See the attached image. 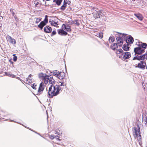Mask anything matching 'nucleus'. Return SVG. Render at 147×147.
Segmentation results:
<instances>
[{"label": "nucleus", "instance_id": "obj_22", "mask_svg": "<svg viewBox=\"0 0 147 147\" xmlns=\"http://www.w3.org/2000/svg\"><path fill=\"white\" fill-rule=\"evenodd\" d=\"M46 25V23L44 22H41L38 25V26L41 29H42L43 26Z\"/></svg>", "mask_w": 147, "mask_h": 147}, {"label": "nucleus", "instance_id": "obj_39", "mask_svg": "<svg viewBox=\"0 0 147 147\" xmlns=\"http://www.w3.org/2000/svg\"><path fill=\"white\" fill-rule=\"evenodd\" d=\"M113 45L115 46V47L117 46V45L119 46V45H118V44L117 43H114L113 44Z\"/></svg>", "mask_w": 147, "mask_h": 147}, {"label": "nucleus", "instance_id": "obj_13", "mask_svg": "<svg viewBox=\"0 0 147 147\" xmlns=\"http://www.w3.org/2000/svg\"><path fill=\"white\" fill-rule=\"evenodd\" d=\"M52 30L51 28L48 26H47L44 28V31L47 33H50Z\"/></svg>", "mask_w": 147, "mask_h": 147}, {"label": "nucleus", "instance_id": "obj_1", "mask_svg": "<svg viewBox=\"0 0 147 147\" xmlns=\"http://www.w3.org/2000/svg\"><path fill=\"white\" fill-rule=\"evenodd\" d=\"M118 34L119 36L117 37L116 39L119 46L121 47L125 40L127 43L128 44L133 43L134 42L133 38L131 36H127V34L121 33H118Z\"/></svg>", "mask_w": 147, "mask_h": 147}, {"label": "nucleus", "instance_id": "obj_14", "mask_svg": "<svg viewBox=\"0 0 147 147\" xmlns=\"http://www.w3.org/2000/svg\"><path fill=\"white\" fill-rule=\"evenodd\" d=\"M65 74L63 72H60V74L58 78L60 80L65 78Z\"/></svg>", "mask_w": 147, "mask_h": 147}, {"label": "nucleus", "instance_id": "obj_38", "mask_svg": "<svg viewBox=\"0 0 147 147\" xmlns=\"http://www.w3.org/2000/svg\"><path fill=\"white\" fill-rule=\"evenodd\" d=\"M104 44L107 46H109V44L108 42H105L104 43Z\"/></svg>", "mask_w": 147, "mask_h": 147}, {"label": "nucleus", "instance_id": "obj_42", "mask_svg": "<svg viewBox=\"0 0 147 147\" xmlns=\"http://www.w3.org/2000/svg\"><path fill=\"white\" fill-rule=\"evenodd\" d=\"M14 14H15V13H14V12H12V15L13 16H14Z\"/></svg>", "mask_w": 147, "mask_h": 147}, {"label": "nucleus", "instance_id": "obj_43", "mask_svg": "<svg viewBox=\"0 0 147 147\" xmlns=\"http://www.w3.org/2000/svg\"><path fill=\"white\" fill-rule=\"evenodd\" d=\"M38 2H37V3H36V5H37L38 4Z\"/></svg>", "mask_w": 147, "mask_h": 147}, {"label": "nucleus", "instance_id": "obj_51", "mask_svg": "<svg viewBox=\"0 0 147 147\" xmlns=\"http://www.w3.org/2000/svg\"><path fill=\"white\" fill-rule=\"evenodd\" d=\"M146 73L147 74V72H146Z\"/></svg>", "mask_w": 147, "mask_h": 147}, {"label": "nucleus", "instance_id": "obj_37", "mask_svg": "<svg viewBox=\"0 0 147 147\" xmlns=\"http://www.w3.org/2000/svg\"><path fill=\"white\" fill-rule=\"evenodd\" d=\"M49 138L51 139H53L54 138V136L53 135H51L49 137Z\"/></svg>", "mask_w": 147, "mask_h": 147}, {"label": "nucleus", "instance_id": "obj_19", "mask_svg": "<svg viewBox=\"0 0 147 147\" xmlns=\"http://www.w3.org/2000/svg\"><path fill=\"white\" fill-rule=\"evenodd\" d=\"M134 15L139 20H142L143 17L142 15L140 13L135 14Z\"/></svg>", "mask_w": 147, "mask_h": 147}, {"label": "nucleus", "instance_id": "obj_35", "mask_svg": "<svg viewBox=\"0 0 147 147\" xmlns=\"http://www.w3.org/2000/svg\"><path fill=\"white\" fill-rule=\"evenodd\" d=\"M3 19V17L2 16H0V23L1 22Z\"/></svg>", "mask_w": 147, "mask_h": 147}, {"label": "nucleus", "instance_id": "obj_20", "mask_svg": "<svg viewBox=\"0 0 147 147\" xmlns=\"http://www.w3.org/2000/svg\"><path fill=\"white\" fill-rule=\"evenodd\" d=\"M60 72L57 71V70H55L53 71V72H52L53 75L55 76L58 78L59 75L60 74Z\"/></svg>", "mask_w": 147, "mask_h": 147}, {"label": "nucleus", "instance_id": "obj_47", "mask_svg": "<svg viewBox=\"0 0 147 147\" xmlns=\"http://www.w3.org/2000/svg\"><path fill=\"white\" fill-rule=\"evenodd\" d=\"M15 18V19H16V17H14Z\"/></svg>", "mask_w": 147, "mask_h": 147}, {"label": "nucleus", "instance_id": "obj_15", "mask_svg": "<svg viewBox=\"0 0 147 147\" xmlns=\"http://www.w3.org/2000/svg\"><path fill=\"white\" fill-rule=\"evenodd\" d=\"M66 84H63V82H62V83H61V82H59L58 83V85L57 86H59V88L60 89V90L61 89H63L64 87L66 86Z\"/></svg>", "mask_w": 147, "mask_h": 147}, {"label": "nucleus", "instance_id": "obj_17", "mask_svg": "<svg viewBox=\"0 0 147 147\" xmlns=\"http://www.w3.org/2000/svg\"><path fill=\"white\" fill-rule=\"evenodd\" d=\"M129 47H129L128 44L127 43L126 44H124L123 45L122 48L125 51H127L129 50Z\"/></svg>", "mask_w": 147, "mask_h": 147}, {"label": "nucleus", "instance_id": "obj_27", "mask_svg": "<svg viewBox=\"0 0 147 147\" xmlns=\"http://www.w3.org/2000/svg\"><path fill=\"white\" fill-rule=\"evenodd\" d=\"M110 42H113L114 40V37L113 36H110L109 39Z\"/></svg>", "mask_w": 147, "mask_h": 147}, {"label": "nucleus", "instance_id": "obj_18", "mask_svg": "<svg viewBox=\"0 0 147 147\" xmlns=\"http://www.w3.org/2000/svg\"><path fill=\"white\" fill-rule=\"evenodd\" d=\"M67 6V5L66 4L65 0H64L63 4L61 7V11H64L65 9Z\"/></svg>", "mask_w": 147, "mask_h": 147}, {"label": "nucleus", "instance_id": "obj_45", "mask_svg": "<svg viewBox=\"0 0 147 147\" xmlns=\"http://www.w3.org/2000/svg\"><path fill=\"white\" fill-rule=\"evenodd\" d=\"M55 0H54L53 1V2H55Z\"/></svg>", "mask_w": 147, "mask_h": 147}, {"label": "nucleus", "instance_id": "obj_5", "mask_svg": "<svg viewBox=\"0 0 147 147\" xmlns=\"http://www.w3.org/2000/svg\"><path fill=\"white\" fill-rule=\"evenodd\" d=\"M116 53L119 56V57L123 60L127 59L131 57V54L130 52H124L121 49L117 50Z\"/></svg>", "mask_w": 147, "mask_h": 147}, {"label": "nucleus", "instance_id": "obj_2", "mask_svg": "<svg viewBox=\"0 0 147 147\" xmlns=\"http://www.w3.org/2000/svg\"><path fill=\"white\" fill-rule=\"evenodd\" d=\"M136 40L137 41L136 45L138 47L134 49V52L135 54H141L144 52V49L147 48V44L139 42L138 40Z\"/></svg>", "mask_w": 147, "mask_h": 147}, {"label": "nucleus", "instance_id": "obj_49", "mask_svg": "<svg viewBox=\"0 0 147 147\" xmlns=\"http://www.w3.org/2000/svg\"><path fill=\"white\" fill-rule=\"evenodd\" d=\"M43 1H45V0H42Z\"/></svg>", "mask_w": 147, "mask_h": 147}, {"label": "nucleus", "instance_id": "obj_26", "mask_svg": "<svg viewBox=\"0 0 147 147\" xmlns=\"http://www.w3.org/2000/svg\"><path fill=\"white\" fill-rule=\"evenodd\" d=\"M56 133H55V134H57L58 135H60L62 134L61 131L59 129H56L55 131Z\"/></svg>", "mask_w": 147, "mask_h": 147}, {"label": "nucleus", "instance_id": "obj_4", "mask_svg": "<svg viewBox=\"0 0 147 147\" xmlns=\"http://www.w3.org/2000/svg\"><path fill=\"white\" fill-rule=\"evenodd\" d=\"M59 88L57 85L54 86L52 84L51 85L48 92V94L50 98L56 96L59 93L60 90Z\"/></svg>", "mask_w": 147, "mask_h": 147}, {"label": "nucleus", "instance_id": "obj_48", "mask_svg": "<svg viewBox=\"0 0 147 147\" xmlns=\"http://www.w3.org/2000/svg\"><path fill=\"white\" fill-rule=\"evenodd\" d=\"M11 10H12V9H10V11H11Z\"/></svg>", "mask_w": 147, "mask_h": 147}, {"label": "nucleus", "instance_id": "obj_46", "mask_svg": "<svg viewBox=\"0 0 147 147\" xmlns=\"http://www.w3.org/2000/svg\"><path fill=\"white\" fill-rule=\"evenodd\" d=\"M146 69H147V65H146Z\"/></svg>", "mask_w": 147, "mask_h": 147}, {"label": "nucleus", "instance_id": "obj_3", "mask_svg": "<svg viewBox=\"0 0 147 147\" xmlns=\"http://www.w3.org/2000/svg\"><path fill=\"white\" fill-rule=\"evenodd\" d=\"M38 77L40 78L42 80V81L45 84H53L55 82L52 77H50L45 74L40 73L39 74Z\"/></svg>", "mask_w": 147, "mask_h": 147}, {"label": "nucleus", "instance_id": "obj_12", "mask_svg": "<svg viewBox=\"0 0 147 147\" xmlns=\"http://www.w3.org/2000/svg\"><path fill=\"white\" fill-rule=\"evenodd\" d=\"M102 11L100 10L98 12H97L96 13H94L93 15V17L95 19H97L100 18L102 15L100 14L101 13Z\"/></svg>", "mask_w": 147, "mask_h": 147}, {"label": "nucleus", "instance_id": "obj_28", "mask_svg": "<svg viewBox=\"0 0 147 147\" xmlns=\"http://www.w3.org/2000/svg\"><path fill=\"white\" fill-rule=\"evenodd\" d=\"M41 20V18H36L35 22L36 23L38 24V23Z\"/></svg>", "mask_w": 147, "mask_h": 147}, {"label": "nucleus", "instance_id": "obj_41", "mask_svg": "<svg viewBox=\"0 0 147 147\" xmlns=\"http://www.w3.org/2000/svg\"><path fill=\"white\" fill-rule=\"evenodd\" d=\"M9 61L11 63L13 64V62H12V61H11L10 60H9Z\"/></svg>", "mask_w": 147, "mask_h": 147}, {"label": "nucleus", "instance_id": "obj_33", "mask_svg": "<svg viewBox=\"0 0 147 147\" xmlns=\"http://www.w3.org/2000/svg\"><path fill=\"white\" fill-rule=\"evenodd\" d=\"M61 81H60L59 82H61V83H62L63 82V84H65V83L66 81V79L65 78H64V79H61Z\"/></svg>", "mask_w": 147, "mask_h": 147}, {"label": "nucleus", "instance_id": "obj_36", "mask_svg": "<svg viewBox=\"0 0 147 147\" xmlns=\"http://www.w3.org/2000/svg\"><path fill=\"white\" fill-rule=\"evenodd\" d=\"M70 3V2L69 1H67L66 2L65 1V3L66 5L68 4V5H69Z\"/></svg>", "mask_w": 147, "mask_h": 147}, {"label": "nucleus", "instance_id": "obj_21", "mask_svg": "<svg viewBox=\"0 0 147 147\" xmlns=\"http://www.w3.org/2000/svg\"><path fill=\"white\" fill-rule=\"evenodd\" d=\"M49 22L51 24V25L56 26L57 25V22H55L54 21L50 19L49 20Z\"/></svg>", "mask_w": 147, "mask_h": 147}, {"label": "nucleus", "instance_id": "obj_9", "mask_svg": "<svg viewBox=\"0 0 147 147\" xmlns=\"http://www.w3.org/2000/svg\"><path fill=\"white\" fill-rule=\"evenodd\" d=\"M144 59H147V52L142 55H140L138 57H134L133 58V60H138L139 61L143 60Z\"/></svg>", "mask_w": 147, "mask_h": 147}, {"label": "nucleus", "instance_id": "obj_31", "mask_svg": "<svg viewBox=\"0 0 147 147\" xmlns=\"http://www.w3.org/2000/svg\"><path fill=\"white\" fill-rule=\"evenodd\" d=\"M15 55V54H13V60L15 62L17 60V56H16Z\"/></svg>", "mask_w": 147, "mask_h": 147}, {"label": "nucleus", "instance_id": "obj_24", "mask_svg": "<svg viewBox=\"0 0 147 147\" xmlns=\"http://www.w3.org/2000/svg\"><path fill=\"white\" fill-rule=\"evenodd\" d=\"M142 125L141 123L140 122L137 123V125L136 126V127L134 129H140L141 128Z\"/></svg>", "mask_w": 147, "mask_h": 147}, {"label": "nucleus", "instance_id": "obj_32", "mask_svg": "<svg viewBox=\"0 0 147 147\" xmlns=\"http://www.w3.org/2000/svg\"><path fill=\"white\" fill-rule=\"evenodd\" d=\"M32 88L36 90V87L37 86L34 83L32 84Z\"/></svg>", "mask_w": 147, "mask_h": 147}, {"label": "nucleus", "instance_id": "obj_23", "mask_svg": "<svg viewBox=\"0 0 147 147\" xmlns=\"http://www.w3.org/2000/svg\"><path fill=\"white\" fill-rule=\"evenodd\" d=\"M5 73L6 76H9L10 77L12 78H14L15 77V75L12 74H11L9 72H5Z\"/></svg>", "mask_w": 147, "mask_h": 147}, {"label": "nucleus", "instance_id": "obj_40", "mask_svg": "<svg viewBox=\"0 0 147 147\" xmlns=\"http://www.w3.org/2000/svg\"><path fill=\"white\" fill-rule=\"evenodd\" d=\"M55 139L57 140H59V141H60V140L59 139V138H56Z\"/></svg>", "mask_w": 147, "mask_h": 147}, {"label": "nucleus", "instance_id": "obj_25", "mask_svg": "<svg viewBox=\"0 0 147 147\" xmlns=\"http://www.w3.org/2000/svg\"><path fill=\"white\" fill-rule=\"evenodd\" d=\"M62 0H56L55 2L56 4L58 5H61Z\"/></svg>", "mask_w": 147, "mask_h": 147}, {"label": "nucleus", "instance_id": "obj_16", "mask_svg": "<svg viewBox=\"0 0 147 147\" xmlns=\"http://www.w3.org/2000/svg\"><path fill=\"white\" fill-rule=\"evenodd\" d=\"M32 75L30 74L28 76V77L27 78H26V82H25L26 84H30L32 82V81L31 79H30V77H31Z\"/></svg>", "mask_w": 147, "mask_h": 147}, {"label": "nucleus", "instance_id": "obj_29", "mask_svg": "<svg viewBox=\"0 0 147 147\" xmlns=\"http://www.w3.org/2000/svg\"><path fill=\"white\" fill-rule=\"evenodd\" d=\"M48 16L47 15L45 16V19L44 20V21H42V22H44L45 23H46V24L48 22Z\"/></svg>", "mask_w": 147, "mask_h": 147}, {"label": "nucleus", "instance_id": "obj_34", "mask_svg": "<svg viewBox=\"0 0 147 147\" xmlns=\"http://www.w3.org/2000/svg\"><path fill=\"white\" fill-rule=\"evenodd\" d=\"M56 33V32L55 31H53L51 34V36H53L55 35Z\"/></svg>", "mask_w": 147, "mask_h": 147}, {"label": "nucleus", "instance_id": "obj_10", "mask_svg": "<svg viewBox=\"0 0 147 147\" xmlns=\"http://www.w3.org/2000/svg\"><path fill=\"white\" fill-rule=\"evenodd\" d=\"M146 63L143 61H140V63L138 64V65L136 67H138L143 69H144L146 67Z\"/></svg>", "mask_w": 147, "mask_h": 147}, {"label": "nucleus", "instance_id": "obj_11", "mask_svg": "<svg viewBox=\"0 0 147 147\" xmlns=\"http://www.w3.org/2000/svg\"><path fill=\"white\" fill-rule=\"evenodd\" d=\"M7 38L9 42L12 44H15L16 43V40L12 38V37L9 35L7 36Z\"/></svg>", "mask_w": 147, "mask_h": 147}, {"label": "nucleus", "instance_id": "obj_6", "mask_svg": "<svg viewBox=\"0 0 147 147\" xmlns=\"http://www.w3.org/2000/svg\"><path fill=\"white\" fill-rule=\"evenodd\" d=\"M62 29H59L57 30L58 34L61 35H66L67 33L66 31L69 32L71 31L70 27L67 24H63L62 27Z\"/></svg>", "mask_w": 147, "mask_h": 147}, {"label": "nucleus", "instance_id": "obj_7", "mask_svg": "<svg viewBox=\"0 0 147 147\" xmlns=\"http://www.w3.org/2000/svg\"><path fill=\"white\" fill-rule=\"evenodd\" d=\"M134 132V135L135 137H136L137 140H138L140 144L141 142V136L140 134V129H134L133 131Z\"/></svg>", "mask_w": 147, "mask_h": 147}, {"label": "nucleus", "instance_id": "obj_44", "mask_svg": "<svg viewBox=\"0 0 147 147\" xmlns=\"http://www.w3.org/2000/svg\"><path fill=\"white\" fill-rule=\"evenodd\" d=\"M112 49L113 50H115V48H113Z\"/></svg>", "mask_w": 147, "mask_h": 147}, {"label": "nucleus", "instance_id": "obj_8", "mask_svg": "<svg viewBox=\"0 0 147 147\" xmlns=\"http://www.w3.org/2000/svg\"><path fill=\"white\" fill-rule=\"evenodd\" d=\"M45 85L43 83H41L39 86V87L38 88V90L37 91L36 95H40L42 94L45 88Z\"/></svg>", "mask_w": 147, "mask_h": 147}, {"label": "nucleus", "instance_id": "obj_30", "mask_svg": "<svg viewBox=\"0 0 147 147\" xmlns=\"http://www.w3.org/2000/svg\"><path fill=\"white\" fill-rule=\"evenodd\" d=\"M98 36L101 38H102L103 37V34L101 32H100L98 33Z\"/></svg>", "mask_w": 147, "mask_h": 147}, {"label": "nucleus", "instance_id": "obj_50", "mask_svg": "<svg viewBox=\"0 0 147 147\" xmlns=\"http://www.w3.org/2000/svg\"><path fill=\"white\" fill-rule=\"evenodd\" d=\"M18 78V77H17V78Z\"/></svg>", "mask_w": 147, "mask_h": 147}]
</instances>
